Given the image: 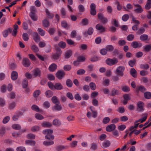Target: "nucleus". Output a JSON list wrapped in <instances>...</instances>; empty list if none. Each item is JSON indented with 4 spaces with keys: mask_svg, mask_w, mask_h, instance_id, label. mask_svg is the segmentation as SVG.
Segmentation results:
<instances>
[{
    "mask_svg": "<svg viewBox=\"0 0 151 151\" xmlns=\"http://www.w3.org/2000/svg\"><path fill=\"white\" fill-rule=\"evenodd\" d=\"M72 54V51L71 50H68L65 52V57L66 58L68 59L71 56Z\"/></svg>",
    "mask_w": 151,
    "mask_h": 151,
    "instance_id": "nucleus-21",
    "label": "nucleus"
},
{
    "mask_svg": "<svg viewBox=\"0 0 151 151\" xmlns=\"http://www.w3.org/2000/svg\"><path fill=\"white\" fill-rule=\"evenodd\" d=\"M132 46L134 48H136L142 46V44L140 42H138L136 41H134L131 43Z\"/></svg>",
    "mask_w": 151,
    "mask_h": 151,
    "instance_id": "nucleus-15",
    "label": "nucleus"
},
{
    "mask_svg": "<svg viewBox=\"0 0 151 151\" xmlns=\"http://www.w3.org/2000/svg\"><path fill=\"white\" fill-rule=\"evenodd\" d=\"M35 117L36 119L38 120H42L44 119V117L42 115L38 113L35 114Z\"/></svg>",
    "mask_w": 151,
    "mask_h": 151,
    "instance_id": "nucleus-47",
    "label": "nucleus"
},
{
    "mask_svg": "<svg viewBox=\"0 0 151 151\" xmlns=\"http://www.w3.org/2000/svg\"><path fill=\"white\" fill-rule=\"evenodd\" d=\"M6 102L5 100L0 98V106L2 107L4 106L6 104Z\"/></svg>",
    "mask_w": 151,
    "mask_h": 151,
    "instance_id": "nucleus-44",
    "label": "nucleus"
},
{
    "mask_svg": "<svg viewBox=\"0 0 151 151\" xmlns=\"http://www.w3.org/2000/svg\"><path fill=\"white\" fill-rule=\"evenodd\" d=\"M48 85L50 88L52 90H54L55 85H54L51 82H48Z\"/></svg>",
    "mask_w": 151,
    "mask_h": 151,
    "instance_id": "nucleus-63",
    "label": "nucleus"
},
{
    "mask_svg": "<svg viewBox=\"0 0 151 151\" xmlns=\"http://www.w3.org/2000/svg\"><path fill=\"white\" fill-rule=\"evenodd\" d=\"M63 86L60 83H57L55 85L54 89L60 90L63 89Z\"/></svg>",
    "mask_w": 151,
    "mask_h": 151,
    "instance_id": "nucleus-17",
    "label": "nucleus"
},
{
    "mask_svg": "<svg viewBox=\"0 0 151 151\" xmlns=\"http://www.w3.org/2000/svg\"><path fill=\"white\" fill-rule=\"evenodd\" d=\"M65 75V72L63 70H59L56 73V77L59 79H61L64 77Z\"/></svg>",
    "mask_w": 151,
    "mask_h": 151,
    "instance_id": "nucleus-8",
    "label": "nucleus"
},
{
    "mask_svg": "<svg viewBox=\"0 0 151 151\" xmlns=\"http://www.w3.org/2000/svg\"><path fill=\"white\" fill-rule=\"evenodd\" d=\"M37 31L41 36H43L45 35V31L41 28H39L37 29Z\"/></svg>",
    "mask_w": 151,
    "mask_h": 151,
    "instance_id": "nucleus-33",
    "label": "nucleus"
},
{
    "mask_svg": "<svg viewBox=\"0 0 151 151\" xmlns=\"http://www.w3.org/2000/svg\"><path fill=\"white\" fill-rule=\"evenodd\" d=\"M16 105V103L14 102H12L9 104L8 108L9 109L12 110L14 109Z\"/></svg>",
    "mask_w": 151,
    "mask_h": 151,
    "instance_id": "nucleus-20",
    "label": "nucleus"
},
{
    "mask_svg": "<svg viewBox=\"0 0 151 151\" xmlns=\"http://www.w3.org/2000/svg\"><path fill=\"white\" fill-rule=\"evenodd\" d=\"M124 70V67L122 66H119L116 68V73L119 75L122 76L123 75V72Z\"/></svg>",
    "mask_w": 151,
    "mask_h": 151,
    "instance_id": "nucleus-6",
    "label": "nucleus"
},
{
    "mask_svg": "<svg viewBox=\"0 0 151 151\" xmlns=\"http://www.w3.org/2000/svg\"><path fill=\"white\" fill-rule=\"evenodd\" d=\"M148 36L147 35L143 34L140 37V40L142 41L146 40L148 38Z\"/></svg>",
    "mask_w": 151,
    "mask_h": 151,
    "instance_id": "nucleus-45",
    "label": "nucleus"
},
{
    "mask_svg": "<svg viewBox=\"0 0 151 151\" xmlns=\"http://www.w3.org/2000/svg\"><path fill=\"white\" fill-rule=\"evenodd\" d=\"M110 145V141L108 140H106L102 142L101 147L103 148H107L109 147Z\"/></svg>",
    "mask_w": 151,
    "mask_h": 151,
    "instance_id": "nucleus-16",
    "label": "nucleus"
},
{
    "mask_svg": "<svg viewBox=\"0 0 151 151\" xmlns=\"http://www.w3.org/2000/svg\"><path fill=\"white\" fill-rule=\"evenodd\" d=\"M122 90L123 91L126 92H128L130 91L129 88L126 86H123L122 88Z\"/></svg>",
    "mask_w": 151,
    "mask_h": 151,
    "instance_id": "nucleus-41",
    "label": "nucleus"
},
{
    "mask_svg": "<svg viewBox=\"0 0 151 151\" xmlns=\"http://www.w3.org/2000/svg\"><path fill=\"white\" fill-rule=\"evenodd\" d=\"M53 132L52 130L50 129H46L43 131V133L45 134H46L45 138L47 139H54V137L52 134Z\"/></svg>",
    "mask_w": 151,
    "mask_h": 151,
    "instance_id": "nucleus-1",
    "label": "nucleus"
},
{
    "mask_svg": "<svg viewBox=\"0 0 151 151\" xmlns=\"http://www.w3.org/2000/svg\"><path fill=\"white\" fill-rule=\"evenodd\" d=\"M118 62V60L116 58H108L106 61V63L109 66H112L116 64Z\"/></svg>",
    "mask_w": 151,
    "mask_h": 151,
    "instance_id": "nucleus-2",
    "label": "nucleus"
},
{
    "mask_svg": "<svg viewBox=\"0 0 151 151\" xmlns=\"http://www.w3.org/2000/svg\"><path fill=\"white\" fill-rule=\"evenodd\" d=\"M66 45L65 43L63 41L60 42L58 44L59 46L63 48H64L65 47Z\"/></svg>",
    "mask_w": 151,
    "mask_h": 151,
    "instance_id": "nucleus-50",
    "label": "nucleus"
},
{
    "mask_svg": "<svg viewBox=\"0 0 151 151\" xmlns=\"http://www.w3.org/2000/svg\"><path fill=\"white\" fill-rule=\"evenodd\" d=\"M132 21L133 23L136 24V25H139L140 24V22L137 20L136 18H135L134 16L132 17Z\"/></svg>",
    "mask_w": 151,
    "mask_h": 151,
    "instance_id": "nucleus-42",
    "label": "nucleus"
},
{
    "mask_svg": "<svg viewBox=\"0 0 151 151\" xmlns=\"http://www.w3.org/2000/svg\"><path fill=\"white\" fill-rule=\"evenodd\" d=\"M34 40L36 42H38L40 40V37L37 32H34L32 34Z\"/></svg>",
    "mask_w": 151,
    "mask_h": 151,
    "instance_id": "nucleus-13",
    "label": "nucleus"
},
{
    "mask_svg": "<svg viewBox=\"0 0 151 151\" xmlns=\"http://www.w3.org/2000/svg\"><path fill=\"white\" fill-rule=\"evenodd\" d=\"M53 124L57 126H60L61 124L60 121L58 119H55L53 122Z\"/></svg>",
    "mask_w": 151,
    "mask_h": 151,
    "instance_id": "nucleus-28",
    "label": "nucleus"
},
{
    "mask_svg": "<svg viewBox=\"0 0 151 151\" xmlns=\"http://www.w3.org/2000/svg\"><path fill=\"white\" fill-rule=\"evenodd\" d=\"M124 100L123 101V103L125 105L128 102V101L131 99L130 96L128 94H126L123 96Z\"/></svg>",
    "mask_w": 151,
    "mask_h": 151,
    "instance_id": "nucleus-12",
    "label": "nucleus"
},
{
    "mask_svg": "<svg viewBox=\"0 0 151 151\" xmlns=\"http://www.w3.org/2000/svg\"><path fill=\"white\" fill-rule=\"evenodd\" d=\"M35 144L34 141L31 140H27L25 141V144L27 145L34 146Z\"/></svg>",
    "mask_w": 151,
    "mask_h": 151,
    "instance_id": "nucleus-27",
    "label": "nucleus"
},
{
    "mask_svg": "<svg viewBox=\"0 0 151 151\" xmlns=\"http://www.w3.org/2000/svg\"><path fill=\"white\" fill-rule=\"evenodd\" d=\"M130 73L133 77L136 78L137 77V71L134 68H132L131 69Z\"/></svg>",
    "mask_w": 151,
    "mask_h": 151,
    "instance_id": "nucleus-26",
    "label": "nucleus"
},
{
    "mask_svg": "<svg viewBox=\"0 0 151 151\" xmlns=\"http://www.w3.org/2000/svg\"><path fill=\"white\" fill-rule=\"evenodd\" d=\"M31 49L35 52H38L39 51V49L36 45H33L31 47Z\"/></svg>",
    "mask_w": 151,
    "mask_h": 151,
    "instance_id": "nucleus-57",
    "label": "nucleus"
},
{
    "mask_svg": "<svg viewBox=\"0 0 151 151\" xmlns=\"http://www.w3.org/2000/svg\"><path fill=\"white\" fill-rule=\"evenodd\" d=\"M112 23L116 27H119L118 22L115 19H113L111 21Z\"/></svg>",
    "mask_w": 151,
    "mask_h": 151,
    "instance_id": "nucleus-58",
    "label": "nucleus"
},
{
    "mask_svg": "<svg viewBox=\"0 0 151 151\" xmlns=\"http://www.w3.org/2000/svg\"><path fill=\"white\" fill-rule=\"evenodd\" d=\"M32 109L37 112H39L40 111V109L38 106L35 104L33 105L31 107Z\"/></svg>",
    "mask_w": 151,
    "mask_h": 151,
    "instance_id": "nucleus-37",
    "label": "nucleus"
},
{
    "mask_svg": "<svg viewBox=\"0 0 151 151\" xmlns=\"http://www.w3.org/2000/svg\"><path fill=\"white\" fill-rule=\"evenodd\" d=\"M43 25L44 27H47L49 26L48 21L46 19H45L42 22Z\"/></svg>",
    "mask_w": 151,
    "mask_h": 151,
    "instance_id": "nucleus-48",
    "label": "nucleus"
},
{
    "mask_svg": "<svg viewBox=\"0 0 151 151\" xmlns=\"http://www.w3.org/2000/svg\"><path fill=\"white\" fill-rule=\"evenodd\" d=\"M43 105L44 107L46 108H48L50 106V103L48 101H45L44 102Z\"/></svg>",
    "mask_w": 151,
    "mask_h": 151,
    "instance_id": "nucleus-51",
    "label": "nucleus"
},
{
    "mask_svg": "<svg viewBox=\"0 0 151 151\" xmlns=\"http://www.w3.org/2000/svg\"><path fill=\"white\" fill-rule=\"evenodd\" d=\"M126 128V126L124 124H122L118 126V129L119 131H123Z\"/></svg>",
    "mask_w": 151,
    "mask_h": 151,
    "instance_id": "nucleus-46",
    "label": "nucleus"
},
{
    "mask_svg": "<svg viewBox=\"0 0 151 151\" xmlns=\"http://www.w3.org/2000/svg\"><path fill=\"white\" fill-rule=\"evenodd\" d=\"M89 86L92 90H94L96 89V85L94 83L91 82L89 84Z\"/></svg>",
    "mask_w": 151,
    "mask_h": 151,
    "instance_id": "nucleus-54",
    "label": "nucleus"
},
{
    "mask_svg": "<svg viewBox=\"0 0 151 151\" xmlns=\"http://www.w3.org/2000/svg\"><path fill=\"white\" fill-rule=\"evenodd\" d=\"M145 50L147 52L150 51L151 49V44L146 45L144 47Z\"/></svg>",
    "mask_w": 151,
    "mask_h": 151,
    "instance_id": "nucleus-59",
    "label": "nucleus"
},
{
    "mask_svg": "<svg viewBox=\"0 0 151 151\" xmlns=\"http://www.w3.org/2000/svg\"><path fill=\"white\" fill-rule=\"evenodd\" d=\"M136 90L138 92L139 91H140L143 92L146 90V89L144 87L142 86H140L138 87L137 88Z\"/></svg>",
    "mask_w": 151,
    "mask_h": 151,
    "instance_id": "nucleus-38",
    "label": "nucleus"
},
{
    "mask_svg": "<svg viewBox=\"0 0 151 151\" xmlns=\"http://www.w3.org/2000/svg\"><path fill=\"white\" fill-rule=\"evenodd\" d=\"M67 146L63 145H60L57 147V150L58 151H61L62 150L66 149Z\"/></svg>",
    "mask_w": 151,
    "mask_h": 151,
    "instance_id": "nucleus-32",
    "label": "nucleus"
},
{
    "mask_svg": "<svg viewBox=\"0 0 151 151\" xmlns=\"http://www.w3.org/2000/svg\"><path fill=\"white\" fill-rule=\"evenodd\" d=\"M110 121V118L108 117L104 118L103 120V122L104 124L108 123Z\"/></svg>",
    "mask_w": 151,
    "mask_h": 151,
    "instance_id": "nucleus-53",
    "label": "nucleus"
},
{
    "mask_svg": "<svg viewBox=\"0 0 151 151\" xmlns=\"http://www.w3.org/2000/svg\"><path fill=\"white\" fill-rule=\"evenodd\" d=\"M17 151H26V149L25 147H19L16 149Z\"/></svg>",
    "mask_w": 151,
    "mask_h": 151,
    "instance_id": "nucleus-64",
    "label": "nucleus"
},
{
    "mask_svg": "<svg viewBox=\"0 0 151 151\" xmlns=\"http://www.w3.org/2000/svg\"><path fill=\"white\" fill-rule=\"evenodd\" d=\"M136 62V60H131L129 62V65L131 67H133Z\"/></svg>",
    "mask_w": 151,
    "mask_h": 151,
    "instance_id": "nucleus-56",
    "label": "nucleus"
},
{
    "mask_svg": "<svg viewBox=\"0 0 151 151\" xmlns=\"http://www.w3.org/2000/svg\"><path fill=\"white\" fill-rule=\"evenodd\" d=\"M90 12L91 14L93 15H94L96 14V12L95 9L96 5L94 3L91 4L90 5Z\"/></svg>",
    "mask_w": 151,
    "mask_h": 151,
    "instance_id": "nucleus-7",
    "label": "nucleus"
},
{
    "mask_svg": "<svg viewBox=\"0 0 151 151\" xmlns=\"http://www.w3.org/2000/svg\"><path fill=\"white\" fill-rule=\"evenodd\" d=\"M18 77V73L14 71H13L11 74V78L13 80H15L17 79Z\"/></svg>",
    "mask_w": 151,
    "mask_h": 151,
    "instance_id": "nucleus-19",
    "label": "nucleus"
},
{
    "mask_svg": "<svg viewBox=\"0 0 151 151\" xmlns=\"http://www.w3.org/2000/svg\"><path fill=\"white\" fill-rule=\"evenodd\" d=\"M41 74V72L39 69L38 68L32 71V75L34 77L37 76H40Z\"/></svg>",
    "mask_w": 151,
    "mask_h": 151,
    "instance_id": "nucleus-11",
    "label": "nucleus"
},
{
    "mask_svg": "<svg viewBox=\"0 0 151 151\" xmlns=\"http://www.w3.org/2000/svg\"><path fill=\"white\" fill-rule=\"evenodd\" d=\"M145 8L147 10H149L151 8V0H147V3L145 6Z\"/></svg>",
    "mask_w": 151,
    "mask_h": 151,
    "instance_id": "nucleus-23",
    "label": "nucleus"
},
{
    "mask_svg": "<svg viewBox=\"0 0 151 151\" xmlns=\"http://www.w3.org/2000/svg\"><path fill=\"white\" fill-rule=\"evenodd\" d=\"M12 127L13 129L17 130H19L21 128L20 125L18 124H14L12 125Z\"/></svg>",
    "mask_w": 151,
    "mask_h": 151,
    "instance_id": "nucleus-36",
    "label": "nucleus"
},
{
    "mask_svg": "<svg viewBox=\"0 0 151 151\" xmlns=\"http://www.w3.org/2000/svg\"><path fill=\"white\" fill-rule=\"evenodd\" d=\"M93 29L92 27H90L88 29L87 33L88 35H91L93 34Z\"/></svg>",
    "mask_w": 151,
    "mask_h": 151,
    "instance_id": "nucleus-60",
    "label": "nucleus"
},
{
    "mask_svg": "<svg viewBox=\"0 0 151 151\" xmlns=\"http://www.w3.org/2000/svg\"><path fill=\"white\" fill-rule=\"evenodd\" d=\"M54 142L53 141L51 140L50 141H45L43 142V144L45 146H49L53 144Z\"/></svg>",
    "mask_w": 151,
    "mask_h": 151,
    "instance_id": "nucleus-30",
    "label": "nucleus"
},
{
    "mask_svg": "<svg viewBox=\"0 0 151 151\" xmlns=\"http://www.w3.org/2000/svg\"><path fill=\"white\" fill-rule=\"evenodd\" d=\"M40 129V127L37 126H35L32 127L31 129V130L33 132H35L39 131Z\"/></svg>",
    "mask_w": 151,
    "mask_h": 151,
    "instance_id": "nucleus-29",
    "label": "nucleus"
},
{
    "mask_svg": "<svg viewBox=\"0 0 151 151\" xmlns=\"http://www.w3.org/2000/svg\"><path fill=\"white\" fill-rule=\"evenodd\" d=\"M71 68V67L69 65H66L63 67V69L65 71H68L70 70Z\"/></svg>",
    "mask_w": 151,
    "mask_h": 151,
    "instance_id": "nucleus-55",
    "label": "nucleus"
},
{
    "mask_svg": "<svg viewBox=\"0 0 151 151\" xmlns=\"http://www.w3.org/2000/svg\"><path fill=\"white\" fill-rule=\"evenodd\" d=\"M57 66L54 63L51 64L49 68V70L51 72L54 71L57 69Z\"/></svg>",
    "mask_w": 151,
    "mask_h": 151,
    "instance_id": "nucleus-18",
    "label": "nucleus"
},
{
    "mask_svg": "<svg viewBox=\"0 0 151 151\" xmlns=\"http://www.w3.org/2000/svg\"><path fill=\"white\" fill-rule=\"evenodd\" d=\"M116 128V126L114 124H112L107 126L106 128V130L108 132H111L114 130Z\"/></svg>",
    "mask_w": 151,
    "mask_h": 151,
    "instance_id": "nucleus-9",
    "label": "nucleus"
},
{
    "mask_svg": "<svg viewBox=\"0 0 151 151\" xmlns=\"http://www.w3.org/2000/svg\"><path fill=\"white\" fill-rule=\"evenodd\" d=\"M144 96L146 99H150L151 98V93L146 92L144 93Z\"/></svg>",
    "mask_w": 151,
    "mask_h": 151,
    "instance_id": "nucleus-35",
    "label": "nucleus"
},
{
    "mask_svg": "<svg viewBox=\"0 0 151 151\" xmlns=\"http://www.w3.org/2000/svg\"><path fill=\"white\" fill-rule=\"evenodd\" d=\"M22 38L24 41H27L29 39L28 35L27 33H24L22 35Z\"/></svg>",
    "mask_w": 151,
    "mask_h": 151,
    "instance_id": "nucleus-43",
    "label": "nucleus"
},
{
    "mask_svg": "<svg viewBox=\"0 0 151 151\" xmlns=\"http://www.w3.org/2000/svg\"><path fill=\"white\" fill-rule=\"evenodd\" d=\"M134 5L135 7L134 10V12L136 13L140 14L142 13L143 11V9L142 6L138 4H134Z\"/></svg>",
    "mask_w": 151,
    "mask_h": 151,
    "instance_id": "nucleus-3",
    "label": "nucleus"
},
{
    "mask_svg": "<svg viewBox=\"0 0 151 151\" xmlns=\"http://www.w3.org/2000/svg\"><path fill=\"white\" fill-rule=\"evenodd\" d=\"M145 30V29L143 27H142L139 29L137 33L139 34H142L144 32Z\"/></svg>",
    "mask_w": 151,
    "mask_h": 151,
    "instance_id": "nucleus-61",
    "label": "nucleus"
},
{
    "mask_svg": "<svg viewBox=\"0 0 151 151\" xmlns=\"http://www.w3.org/2000/svg\"><path fill=\"white\" fill-rule=\"evenodd\" d=\"M22 63L25 67H28L30 64V62L28 58H24L23 59Z\"/></svg>",
    "mask_w": 151,
    "mask_h": 151,
    "instance_id": "nucleus-10",
    "label": "nucleus"
},
{
    "mask_svg": "<svg viewBox=\"0 0 151 151\" xmlns=\"http://www.w3.org/2000/svg\"><path fill=\"white\" fill-rule=\"evenodd\" d=\"M119 94V91L118 90L115 89H113L111 91V95L114 96L116 95H118Z\"/></svg>",
    "mask_w": 151,
    "mask_h": 151,
    "instance_id": "nucleus-40",
    "label": "nucleus"
},
{
    "mask_svg": "<svg viewBox=\"0 0 151 151\" xmlns=\"http://www.w3.org/2000/svg\"><path fill=\"white\" fill-rule=\"evenodd\" d=\"M42 126L45 127H50L52 126V124L49 122H45L41 124Z\"/></svg>",
    "mask_w": 151,
    "mask_h": 151,
    "instance_id": "nucleus-25",
    "label": "nucleus"
},
{
    "mask_svg": "<svg viewBox=\"0 0 151 151\" xmlns=\"http://www.w3.org/2000/svg\"><path fill=\"white\" fill-rule=\"evenodd\" d=\"M56 53L53 54L52 56L53 58L54 59H58L62 54V51L60 49L58 48L56 49Z\"/></svg>",
    "mask_w": 151,
    "mask_h": 151,
    "instance_id": "nucleus-5",
    "label": "nucleus"
},
{
    "mask_svg": "<svg viewBox=\"0 0 151 151\" xmlns=\"http://www.w3.org/2000/svg\"><path fill=\"white\" fill-rule=\"evenodd\" d=\"M45 95L46 97L50 98L52 96L53 93L50 90H47L45 92Z\"/></svg>",
    "mask_w": 151,
    "mask_h": 151,
    "instance_id": "nucleus-31",
    "label": "nucleus"
},
{
    "mask_svg": "<svg viewBox=\"0 0 151 151\" xmlns=\"http://www.w3.org/2000/svg\"><path fill=\"white\" fill-rule=\"evenodd\" d=\"M46 12L48 18L51 19L53 17V14H50L47 10H46Z\"/></svg>",
    "mask_w": 151,
    "mask_h": 151,
    "instance_id": "nucleus-49",
    "label": "nucleus"
},
{
    "mask_svg": "<svg viewBox=\"0 0 151 151\" xmlns=\"http://www.w3.org/2000/svg\"><path fill=\"white\" fill-rule=\"evenodd\" d=\"M97 29L101 32H103L105 31V28L101 25L99 24H97L96 27Z\"/></svg>",
    "mask_w": 151,
    "mask_h": 151,
    "instance_id": "nucleus-14",
    "label": "nucleus"
},
{
    "mask_svg": "<svg viewBox=\"0 0 151 151\" xmlns=\"http://www.w3.org/2000/svg\"><path fill=\"white\" fill-rule=\"evenodd\" d=\"M140 67L141 69H147L149 67V65L147 64H141L140 65Z\"/></svg>",
    "mask_w": 151,
    "mask_h": 151,
    "instance_id": "nucleus-34",
    "label": "nucleus"
},
{
    "mask_svg": "<svg viewBox=\"0 0 151 151\" xmlns=\"http://www.w3.org/2000/svg\"><path fill=\"white\" fill-rule=\"evenodd\" d=\"M51 100L52 102L55 105H58V104H60L59 101L56 96H53L52 97Z\"/></svg>",
    "mask_w": 151,
    "mask_h": 151,
    "instance_id": "nucleus-22",
    "label": "nucleus"
},
{
    "mask_svg": "<svg viewBox=\"0 0 151 151\" xmlns=\"http://www.w3.org/2000/svg\"><path fill=\"white\" fill-rule=\"evenodd\" d=\"M78 143V142L76 141H73L70 144V147H76Z\"/></svg>",
    "mask_w": 151,
    "mask_h": 151,
    "instance_id": "nucleus-62",
    "label": "nucleus"
},
{
    "mask_svg": "<svg viewBox=\"0 0 151 151\" xmlns=\"http://www.w3.org/2000/svg\"><path fill=\"white\" fill-rule=\"evenodd\" d=\"M56 106H53L52 109L53 110L60 111L62 109V107L60 104L56 105Z\"/></svg>",
    "mask_w": 151,
    "mask_h": 151,
    "instance_id": "nucleus-24",
    "label": "nucleus"
},
{
    "mask_svg": "<svg viewBox=\"0 0 151 151\" xmlns=\"http://www.w3.org/2000/svg\"><path fill=\"white\" fill-rule=\"evenodd\" d=\"M66 84L67 86L69 87H71L73 85L72 82L70 79H68L66 82Z\"/></svg>",
    "mask_w": 151,
    "mask_h": 151,
    "instance_id": "nucleus-52",
    "label": "nucleus"
},
{
    "mask_svg": "<svg viewBox=\"0 0 151 151\" xmlns=\"http://www.w3.org/2000/svg\"><path fill=\"white\" fill-rule=\"evenodd\" d=\"M28 85V81L27 79L24 80L22 83V86L23 88H25L27 87Z\"/></svg>",
    "mask_w": 151,
    "mask_h": 151,
    "instance_id": "nucleus-39",
    "label": "nucleus"
},
{
    "mask_svg": "<svg viewBox=\"0 0 151 151\" xmlns=\"http://www.w3.org/2000/svg\"><path fill=\"white\" fill-rule=\"evenodd\" d=\"M137 110L140 112L144 111L145 104L143 102L141 101H138L137 104Z\"/></svg>",
    "mask_w": 151,
    "mask_h": 151,
    "instance_id": "nucleus-4",
    "label": "nucleus"
}]
</instances>
